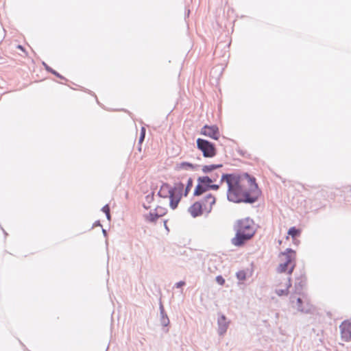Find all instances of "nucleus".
I'll return each instance as SVG.
<instances>
[{
	"instance_id": "obj_22",
	"label": "nucleus",
	"mask_w": 351,
	"mask_h": 351,
	"mask_svg": "<svg viewBox=\"0 0 351 351\" xmlns=\"http://www.w3.org/2000/svg\"><path fill=\"white\" fill-rule=\"evenodd\" d=\"M291 286V278H288V283L286 289H276V293L278 295H287L289 294V288Z\"/></svg>"
},
{
	"instance_id": "obj_8",
	"label": "nucleus",
	"mask_w": 351,
	"mask_h": 351,
	"mask_svg": "<svg viewBox=\"0 0 351 351\" xmlns=\"http://www.w3.org/2000/svg\"><path fill=\"white\" fill-rule=\"evenodd\" d=\"M259 193V190L254 189H251V193L245 190L241 198V203L254 204L258 200Z\"/></svg>"
},
{
	"instance_id": "obj_3",
	"label": "nucleus",
	"mask_w": 351,
	"mask_h": 351,
	"mask_svg": "<svg viewBox=\"0 0 351 351\" xmlns=\"http://www.w3.org/2000/svg\"><path fill=\"white\" fill-rule=\"evenodd\" d=\"M197 147L199 149L205 158H213L217 154L215 145L203 138L197 139Z\"/></svg>"
},
{
	"instance_id": "obj_33",
	"label": "nucleus",
	"mask_w": 351,
	"mask_h": 351,
	"mask_svg": "<svg viewBox=\"0 0 351 351\" xmlns=\"http://www.w3.org/2000/svg\"><path fill=\"white\" fill-rule=\"evenodd\" d=\"M184 285H185V282L184 281H179L177 283H176L175 287H176V288H181Z\"/></svg>"
},
{
	"instance_id": "obj_17",
	"label": "nucleus",
	"mask_w": 351,
	"mask_h": 351,
	"mask_svg": "<svg viewBox=\"0 0 351 351\" xmlns=\"http://www.w3.org/2000/svg\"><path fill=\"white\" fill-rule=\"evenodd\" d=\"M295 266V264L290 265L283 262L282 263H280L279 265L277 271L279 273H283L285 272L286 271H288V274L291 275L294 270Z\"/></svg>"
},
{
	"instance_id": "obj_27",
	"label": "nucleus",
	"mask_w": 351,
	"mask_h": 351,
	"mask_svg": "<svg viewBox=\"0 0 351 351\" xmlns=\"http://www.w3.org/2000/svg\"><path fill=\"white\" fill-rule=\"evenodd\" d=\"M43 64L44 65V66L47 71L51 72V73H53V75H55L56 76H57L60 78H63V77L61 75H60L57 71H56L55 70H53L51 67H49L46 63L43 62Z\"/></svg>"
},
{
	"instance_id": "obj_24",
	"label": "nucleus",
	"mask_w": 351,
	"mask_h": 351,
	"mask_svg": "<svg viewBox=\"0 0 351 351\" xmlns=\"http://www.w3.org/2000/svg\"><path fill=\"white\" fill-rule=\"evenodd\" d=\"M166 213V209L160 206L155 208V221L160 217L163 216Z\"/></svg>"
},
{
	"instance_id": "obj_9",
	"label": "nucleus",
	"mask_w": 351,
	"mask_h": 351,
	"mask_svg": "<svg viewBox=\"0 0 351 351\" xmlns=\"http://www.w3.org/2000/svg\"><path fill=\"white\" fill-rule=\"evenodd\" d=\"M159 322L160 325L163 327V331L167 332L169 331V324L170 323L169 319L167 316L166 311H165L164 306L160 300L159 302Z\"/></svg>"
},
{
	"instance_id": "obj_26",
	"label": "nucleus",
	"mask_w": 351,
	"mask_h": 351,
	"mask_svg": "<svg viewBox=\"0 0 351 351\" xmlns=\"http://www.w3.org/2000/svg\"><path fill=\"white\" fill-rule=\"evenodd\" d=\"M288 234L294 238L300 235V231L295 227H291L289 228Z\"/></svg>"
},
{
	"instance_id": "obj_11",
	"label": "nucleus",
	"mask_w": 351,
	"mask_h": 351,
	"mask_svg": "<svg viewBox=\"0 0 351 351\" xmlns=\"http://www.w3.org/2000/svg\"><path fill=\"white\" fill-rule=\"evenodd\" d=\"M280 256L284 257V262L287 264L290 265L295 264L294 261L295 258V252L291 248H287L285 252H281Z\"/></svg>"
},
{
	"instance_id": "obj_6",
	"label": "nucleus",
	"mask_w": 351,
	"mask_h": 351,
	"mask_svg": "<svg viewBox=\"0 0 351 351\" xmlns=\"http://www.w3.org/2000/svg\"><path fill=\"white\" fill-rule=\"evenodd\" d=\"M201 134L202 135L208 136L214 140H217L220 136L219 128L215 125H205L201 129Z\"/></svg>"
},
{
	"instance_id": "obj_18",
	"label": "nucleus",
	"mask_w": 351,
	"mask_h": 351,
	"mask_svg": "<svg viewBox=\"0 0 351 351\" xmlns=\"http://www.w3.org/2000/svg\"><path fill=\"white\" fill-rule=\"evenodd\" d=\"M182 198V195H169V206L170 207L174 210L178 207L179 202H180Z\"/></svg>"
},
{
	"instance_id": "obj_16",
	"label": "nucleus",
	"mask_w": 351,
	"mask_h": 351,
	"mask_svg": "<svg viewBox=\"0 0 351 351\" xmlns=\"http://www.w3.org/2000/svg\"><path fill=\"white\" fill-rule=\"evenodd\" d=\"M241 176V182L243 180H247L252 189L258 190V185L256 182V178L251 176L248 173H238Z\"/></svg>"
},
{
	"instance_id": "obj_19",
	"label": "nucleus",
	"mask_w": 351,
	"mask_h": 351,
	"mask_svg": "<svg viewBox=\"0 0 351 351\" xmlns=\"http://www.w3.org/2000/svg\"><path fill=\"white\" fill-rule=\"evenodd\" d=\"M216 199L215 197L212 194H208L201 202L202 204V206H204L206 207V203L208 202L210 204L209 212L212 209V206L215 204Z\"/></svg>"
},
{
	"instance_id": "obj_7",
	"label": "nucleus",
	"mask_w": 351,
	"mask_h": 351,
	"mask_svg": "<svg viewBox=\"0 0 351 351\" xmlns=\"http://www.w3.org/2000/svg\"><path fill=\"white\" fill-rule=\"evenodd\" d=\"M341 338L343 341L348 342L351 340V322L343 321L339 326Z\"/></svg>"
},
{
	"instance_id": "obj_4",
	"label": "nucleus",
	"mask_w": 351,
	"mask_h": 351,
	"mask_svg": "<svg viewBox=\"0 0 351 351\" xmlns=\"http://www.w3.org/2000/svg\"><path fill=\"white\" fill-rule=\"evenodd\" d=\"M154 201V191L145 197L143 202V207L146 212L143 213V217L146 221L154 222V212L152 209V202Z\"/></svg>"
},
{
	"instance_id": "obj_36",
	"label": "nucleus",
	"mask_w": 351,
	"mask_h": 351,
	"mask_svg": "<svg viewBox=\"0 0 351 351\" xmlns=\"http://www.w3.org/2000/svg\"><path fill=\"white\" fill-rule=\"evenodd\" d=\"M17 47L18 49H21V51H23L26 54L25 50V49L23 48V46H21V45H17V47Z\"/></svg>"
},
{
	"instance_id": "obj_28",
	"label": "nucleus",
	"mask_w": 351,
	"mask_h": 351,
	"mask_svg": "<svg viewBox=\"0 0 351 351\" xmlns=\"http://www.w3.org/2000/svg\"><path fill=\"white\" fill-rule=\"evenodd\" d=\"M101 210L106 214V218L108 220H110V207L108 204H106L102 208Z\"/></svg>"
},
{
	"instance_id": "obj_2",
	"label": "nucleus",
	"mask_w": 351,
	"mask_h": 351,
	"mask_svg": "<svg viewBox=\"0 0 351 351\" xmlns=\"http://www.w3.org/2000/svg\"><path fill=\"white\" fill-rule=\"evenodd\" d=\"M223 182L228 184V199L234 203H241V198L245 191L241 182V176L236 173H223L220 183Z\"/></svg>"
},
{
	"instance_id": "obj_30",
	"label": "nucleus",
	"mask_w": 351,
	"mask_h": 351,
	"mask_svg": "<svg viewBox=\"0 0 351 351\" xmlns=\"http://www.w3.org/2000/svg\"><path fill=\"white\" fill-rule=\"evenodd\" d=\"M145 128L144 127H142L141 130L140 138L138 140L139 144L143 143V141H144V138H145Z\"/></svg>"
},
{
	"instance_id": "obj_34",
	"label": "nucleus",
	"mask_w": 351,
	"mask_h": 351,
	"mask_svg": "<svg viewBox=\"0 0 351 351\" xmlns=\"http://www.w3.org/2000/svg\"><path fill=\"white\" fill-rule=\"evenodd\" d=\"M219 175L217 173L212 175L210 178H213V182L216 181L217 178H218Z\"/></svg>"
},
{
	"instance_id": "obj_10",
	"label": "nucleus",
	"mask_w": 351,
	"mask_h": 351,
	"mask_svg": "<svg viewBox=\"0 0 351 351\" xmlns=\"http://www.w3.org/2000/svg\"><path fill=\"white\" fill-rule=\"evenodd\" d=\"M229 322L223 314H219L217 318L218 333L223 336L227 331L229 326Z\"/></svg>"
},
{
	"instance_id": "obj_29",
	"label": "nucleus",
	"mask_w": 351,
	"mask_h": 351,
	"mask_svg": "<svg viewBox=\"0 0 351 351\" xmlns=\"http://www.w3.org/2000/svg\"><path fill=\"white\" fill-rule=\"evenodd\" d=\"M236 276L239 280H244L246 278V273L243 270L237 272Z\"/></svg>"
},
{
	"instance_id": "obj_32",
	"label": "nucleus",
	"mask_w": 351,
	"mask_h": 351,
	"mask_svg": "<svg viewBox=\"0 0 351 351\" xmlns=\"http://www.w3.org/2000/svg\"><path fill=\"white\" fill-rule=\"evenodd\" d=\"M216 282L219 285H223L224 283H225V279L221 276H217L216 277Z\"/></svg>"
},
{
	"instance_id": "obj_12",
	"label": "nucleus",
	"mask_w": 351,
	"mask_h": 351,
	"mask_svg": "<svg viewBox=\"0 0 351 351\" xmlns=\"http://www.w3.org/2000/svg\"><path fill=\"white\" fill-rule=\"evenodd\" d=\"M202 204L200 202H195L189 208L188 211L195 218L202 215Z\"/></svg>"
},
{
	"instance_id": "obj_25",
	"label": "nucleus",
	"mask_w": 351,
	"mask_h": 351,
	"mask_svg": "<svg viewBox=\"0 0 351 351\" xmlns=\"http://www.w3.org/2000/svg\"><path fill=\"white\" fill-rule=\"evenodd\" d=\"M193 184V180L191 178H189L187 180L186 186L184 190V195L187 196L189 191H191Z\"/></svg>"
},
{
	"instance_id": "obj_23",
	"label": "nucleus",
	"mask_w": 351,
	"mask_h": 351,
	"mask_svg": "<svg viewBox=\"0 0 351 351\" xmlns=\"http://www.w3.org/2000/svg\"><path fill=\"white\" fill-rule=\"evenodd\" d=\"M173 191V195H182V192L184 189V184L182 182H178L176 184L175 186L172 188Z\"/></svg>"
},
{
	"instance_id": "obj_15",
	"label": "nucleus",
	"mask_w": 351,
	"mask_h": 351,
	"mask_svg": "<svg viewBox=\"0 0 351 351\" xmlns=\"http://www.w3.org/2000/svg\"><path fill=\"white\" fill-rule=\"evenodd\" d=\"M173 193V189L167 184H163L158 192V195L163 198H169Z\"/></svg>"
},
{
	"instance_id": "obj_20",
	"label": "nucleus",
	"mask_w": 351,
	"mask_h": 351,
	"mask_svg": "<svg viewBox=\"0 0 351 351\" xmlns=\"http://www.w3.org/2000/svg\"><path fill=\"white\" fill-rule=\"evenodd\" d=\"M180 168L186 169V170H197L199 165H193L192 163H190L189 162H182L179 165Z\"/></svg>"
},
{
	"instance_id": "obj_37",
	"label": "nucleus",
	"mask_w": 351,
	"mask_h": 351,
	"mask_svg": "<svg viewBox=\"0 0 351 351\" xmlns=\"http://www.w3.org/2000/svg\"><path fill=\"white\" fill-rule=\"evenodd\" d=\"M101 226V223H100V221H97L95 222L94 223V226Z\"/></svg>"
},
{
	"instance_id": "obj_39",
	"label": "nucleus",
	"mask_w": 351,
	"mask_h": 351,
	"mask_svg": "<svg viewBox=\"0 0 351 351\" xmlns=\"http://www.w3.org/2000/svg\"><path fill=\"white\" fill-rule=\"evenodd\" d=\"M350 321L351 322V319Z\"/></svg>"
},
{
	"instance_id": "obj_35",
	"label": "nucleus",
	"mask_w": 351,
	"mask_h": 351,
	"mask_svg": "<svg viewBox=\"0 0 351 351\" xmlns=\"http://www.w3.org/2000/svg\"><path fill=\"white\" fill-rule=\"evenodd\" d=\"M162 223L164 224L165 228L169 231V228H168V227H167V226L166 224V221H161L160 222V226H162Z\"/></svg>"
},
{
	"instance_id": "obj_21",
	"label": "nucleus",
	"mask_w": 351,
	"mask_h": 351,
	"mask_svg": "<svg viewBox=\"0 0 351 351\" xmlns=\"http://www.w3.org/2000/svg\"><path fill=\"white\" fill-rule=\"evenodd\" d=\"M223 165L221 164L204 165L202 167V171L204 173H210L217 169L221 167Z\"/></svg>"
},
{
	"instance_id": "obj_38",
	"label": "nucleus",
	"mask_w": 351,
	"mask_h": 351,
	"mask_svg": "<svg viewBox=\"0 0 351 351\" xmlns=\"http://www.w3.org/2000/svg\"><path fill=\"white\" fill-rule=\"evenodd\" d=\"M102 232H103L104 235L105 237H106V235H107V232H106V230L105 229H103V230H102Z\"/></svg>"
},
{
	"instance_id": "obj_1",
	"label": "nucleus",
	"mask_w": 351,
	"mask_h": 351,
	"mask_svg": "<svg viewBox=\"0 0 351 351\" xmlns=\"http://www.w3.org/2000/svg\"><path fill=\"white\" fill-rule=\"evenodd\" d=\"M234 230L236 234L231 243L237 247L243 246L256 233L254 221L250 217L237 220L234 225Z\"/></svg>"
},
{
	"instance_id": "obj_31",
	"label": "nucleus",
	"mask_w": 351,
	"mask_h": 351,
	"mask_svg": "<svg viewBox=\"0 0 351 351\" xmlns=\"http://www.w3.org/2000/svg\"><path fill=\"white\" fill-rule=\"evenodd\" d=\"M221 183L219 182V184H209V186H208V191L209 190H214V191H217L219 189V186H220V184Z\"/></svg>"
},
{
	"instance_id": "obj_5",
	"label": "nucleus",
	"mask_w": 351,
	"mask_h": 351,
	"mask_svg": "<svg viewBox=\"0 0 351 351\" xmlns=\"http://www.w3.org/2000/svg\"><path fill=\"white\" fill-rule=\"evenodd\" d=\"M197 184L195 188L193 195L199 196L208 191L209 184L213 183V178L208 176L199 177Z\"/></svg>"
},
{
	"instance_id": "obj_14",
	"label": "nucleus",
	"mask_w": 351,
	"mask_h": 351,
	"mask_svg": "<svg viewBox=\"0 0 351 351\" xmlns=\"http://www.w3.org/2000/svg\"><path fill=\"white\" fill-rule=\"evenodd\" d=\"M306 278L304 276H300V277L295 279V293L298 294H301L304 287L306 286Z\"/></svg>"
},
{
	"instance_id": "obj_13",
	"label": "nucleus",
	"mask_w": 351,
	"mask_h": 351,
	"mask_svg": "<svg viewBox=\"0 0 351 351\" xmlns=\"http://www.w3.org/2000/svg\"><path fill=\"white\" fill-rule=\"evenodd\" d=\"M296 305L298 311L304 313H310L313 308V306L311 304L308 302H304L302 299L300 298H297Z\"/></svg>"
}]
</instances>
